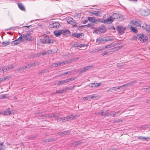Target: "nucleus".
<instances>
[{"instance_id": "obj_37", "label": "nucleus", "mask_w": 150, "mask_h": 150, "mask_svg": "<svg viewBox=\"0 0 150 150\" xmlns=\"http://www.w3.org/2000/svg\"><path fill=\"white\" fill-rule=\"evenodd\" d=\"M127 86H128V85L127 83L124 84L121 86H118V89H120V88H122V87H127Z\"/></svg>"}, {"instance_id": "obj_8", "label": "nucleus", "mask_w": 150, "mask_h": 150, "mask_svg": "<svg viewBox=\"0 0 150 150\" xmlns=\"http://www.w3.org/2000/svg\"><path fill=\"white\" fill-rule=\"evenodd\" d=\"M96 33L97 34H100L103 33V26L99 27L97 28L94 31L93 33Z\"/></svg>"}, {"instance_id": "obj_50", "label": "nucleus", "mask_w": 150, "mask_h": 150, "mask_svg": "<svg viewBox=\"0 0 150 150\" xmlns=\"http://www.w3.org/2000/svg\"><path fill=\"white\" fill-rule=\"evenodd\" d=\"M3 72H4L6 71H8L7 68V67H5L4 68L2 69Z\"/></svg>"}, {"instance_id": "obj_27", "label": "nucleus", "mask_w": 150, "mask_h": 150, "mask_svg": "<svg viewBox=\"0 0 150 150\" xmlns=\"http://www.w3.org/2000/svg\"><path fill=\"white\" fill-rule=\"evenodd\" d=\"M3 144V142L0 143V150H4L6 149V146Z\"/></svg>"}, {"instance_id": "obj_57", "label": "nucleus", "mask_w": 150, "mask_h": 150, "mask_svg": "<svg viewBox=\"0 0 150 150\" xmlns=\"http://www.w3.org/2000/svg\"><path fill=\"white\" fill-rule=\"evenodd\" d=\"M71 74V73L70 72L68 71V72H65L63 74V75H66L67 74H69V75H70Z\"/></svg>"}, {"instance_id": "obj_34", "label": "nucleus", "mask_w": 150, "mask_h": 150, "mask_svg": "<svg viewBox=\"0 0 150 150\" xmlns=\"http://www.w3.org/2000/svg\"><path fill=\"white\" fill-rule=\"evenodd\" d=\"M130 28L131 30L134 33H136L137 32V29L135 27H131Z\"/></svg>"}, {"instance_id": "obj_61", "label": "nucleus", "mask_w": 150, "mask_h": 150, "mask_svg": "<svg viewBox=\"0 0 150 150\" xmlns=\"http://www.w3.org/2000/svg\"><path fill=\"white\" fill-rule=\"evenodd\" d=\"M42 55H44L46 54H47V51L42 52Z\"/></svg>"}, {"instance_id": "obj_31", "label": "nucleus", "mask_w": 150, "mask_h": 150, "mask_svg": "<svg viewBox=\"0 0 150 150\" xmlns=\"http://www.w3.org/2000/svg\"><path fill=\"white\" fill-rule=\"evenodd\" d=\"M90 13L94 14L96 16H100L99 14L100 13L99 11H93L90 12Z\"/></svg>"}, {"instance_id": "obj_35", "label": "nucleus", "mask_w": 150, "mask_h": 150, "mask_svg": "<svg viewBox=\"0 0 150 150\" xmlns=\"http://www.w3.org/2000/svg\"><path fill=\"white\" fill-rule=\"evenodd\" d=\"M65 92V91H64V88H63L60 91H57L56 92V93H62L63 92Z\"/></svg>"}, {"instance_id": "obj_5", "label": "nucleus", "mask_w": 150, "mask_h": 150, "mask_svg": "<svg viewBox=\"0 0 150 150\" xmlns=\"http://www.w3.org/2000/svg\"><path fill=\"white\" fill-rule=\"evenodd\" d=\"M60 26V25L59 23L55 22L50 24L48 25V28L50 29L52 28L57 29Z\"/></svg>"}, {"instance_id": "obj_58", "label": "nucleus", "mask_w": 150, "mask_h": 150, "mask_svg": "<svg viewBox=\"0 0 150 150\" xmlns=\"http://www.w3.org/2000/svg\"><path fill=\"white\" fill-rule=\"evenodd\" d=\"M79 57H76V58H73L72 60L73 61H75V60H77L79 59Z\"/></svg>"}, {"instance_id": "obj_10", "label": "nucleus", "mask_w": 150, "mask_h": 150, "mask_svg": "<svg viewBox=\"0 0 150 150\" xmlns=\"http://www.w3.org/2000/svg\"><path fill=\"white\" fill-rule=\"evenodd\" d=\"M117 28L119 33L121 34L124 33V31L126 29L125 28H123L122 26H117Z\"/></svg>"}, {"instance_id": "obj_44", "label": "nucleus", "mask_w": 150, "mask_h": 150, "mask_svg": "<svg viewBox=\"0 0 150 150\" xmlns=\"http://www.w3.org/2000/svg\"><path fill=\"white\" fill-rule=\"evenodd\" d=\"M7 67V68L8 71V70H9L11 69H12L14 68V67H13V66L12 65L9 66L8 67Z\"/></svg>"}, {"instance_id": "obj_22", "label": "nucleus", "mask_w": 150, "mask_h": 150, "mask_svg": "<svg viewBox=\"0 0 150 150\" xmlns=\"http://www.w3.org/2000/svg\"><path fill=\"white\" fill-rule=\"evenodd\" d=\"M18 6L19 8L22 11H24L25 10V8L23 4L21 3H18Z\"/></svg>"}, {"instance_id": "obj_62", "label": "nucleus", "mask_w": 150, "mask_h": 150, "mask_svg": "<svg viewBox=\"0 0 150 150\" xmlns=\"http://www.w3.org/2000/svg\"><path fill=\"white\" fill-rule=\"evenodd\" d=\"M112 88L114 89V91H116L117 89H118V86L117 87H115Z\"/></svg>"}, {"instance_id": "obj_51", "label": "nucleus", "mask_w": 150, "mask_h": 150, "mask_svg": "<svg viewBox=\"0 0 150 150\" xmlns=\"http://www.w3.org/2000/svg\"><path fill=\"white\" fill-rule=\"evenodd\" d=\"M112 52L111 50L109 52V51H106L104 52V55H105L107 54H110V52Z\"/></svg>"}, {"instance_id": "obj_38", "label": "nucleus", "mask_w": 150, "mask_h": 150, "mask_svg": "<svg viewBox=\"0 0 150 150\" xmlns=\"http://www.w3.org/2000/svg\"><path fill=\"white\" fill-rule=\"evenodd\" d=\"M74 87V86L73 87H69L67 88H64V91H66L67 90H69L72 89Z\"/></svg>"}, {"instance_id": "obj_24", "label": "nucleus", "mask_w": 150, "mask_h": 150, "mask_svg": "<svg viewBox=\"0 0 150 150\" xmlns=\"http://www.w3.org/2000/svg\"><path fill=\"white\" fill-rule=\"evenodd\" d=\"M93 24L92 23H89L87 25H84V26H87L88 28H91V29H94V28L93 27Z\"/></svg>"}, {"instance_id": "obj_52", "label": "nucleus", "mask_w": 150, "mask_h": 150, "mask_svg": "<svg viewBox=\"0 0 150 150\" xmlns=\"http://www.w3.org/2000/svg\"><path fill=\"white\" fill-rule=\"evenodd\" d=\"M109 92H111L114 91V89L112 87L111 88L109 89L108 91Z\"/></svg>"}, {"instance_id": "obj_12", "label": "nucleus", "mask_w": 150, "mask_h": 150, "mask_svg": "<svg viewBox=\"0 0 150 150\" xmlns=\"http://www.w3.org/2000/svg\"><path fill=\"white\" fill-rule=\"evenodd\" d=\"M62 34L64 36H68L69 35L70 33V31L67 29H64L61 30Z\"/></svg>"}, {"instance_id": "obj_14", "label": "nucleus", "mask_w": 150, "mask_h": 150, "mask_svg": "<svg viewBox=\"0 0 150 150\" xmlns=\"http://www.w3.org/2000/svg\"><path fill=\"white\" fill-rule=\"evenodd\" d=\"M142 13L143 15L144 16H147L150 14V12L148 9H145L142 11Z\"/></svg>"}, {"instance_id": "obj_23", "label": "nucleus", "mask_w": 150, "mask_h": 150, "mask_svg": "<svg viewBox=\"0 0 150 150\" xmlns=\"http://www.w3.org/2000/svg\"><path fill=\"white\" fill-rule=\"evenodd\" d=\"M21 42L20 41L19 39H16L14 41H13L11 42V44L13 45H17L19 43H20Z\"/></svg>"}, {"instance_id": "obj_36", "label": "nucleus", "mask_w": 150, "mask_h": 150, "mask_svg": "<svg viewBox=\"0 0 150 150\" xmlns=\"http://www.w3.org/2000/svg\"><path fill=\"white\" fill-rule=\"evenodd\" d=\"M150 137H144L142 136H139L138 137V138L139 139L141 140H145L147 139H150Z\"/></svg>"}, {"instance_id": "obj_41", "label": "nucleus", "mask_w": 150, "mask_h": 150, "mask_svg": "<svg viewBox=\"0 0 150 150\" xmlns=\"http://www.w3.org/2000/svg\"><path fill=\"white\" fill-rule=\"evenodd\" d=\"M123 121V120L122 119H119V120H116L115 121L114 123H117L118 122H122Z\"/></svg>"}, {"instance_id": "obj_55", "label": "nucleus", "mask_w": 150, "mask_h": 150, "mask_svg": "<svg viewBox=\"0 0 150 150\" xmlns=\"http://www.w3.org/2000/svg\"><path fill=\"white\" fill-rule=\"evenodd\" d=\"M85 46V45L84 44H79L78 45V47H79L81 48L82 47H84Z\"/></svg>"}, {"instance_id": "obj_25", "label": "nucleus", "mask_w": 150, "mask_h": 150, "mask_svg": "<svg viewBox=\"0 0 150 150\" xmlns=\"http://www.w3.org/2000/svg\"><path fill=\"white\" fill-rule=\"evenodd\" d=\"M96 41L98 43V44H102L103 42V38H99L96 39Z\"/></svg>"}, {"instance_id": "obj_6", "label": "nucleus", "mask_w": 150, "mask_h": 150, "mask_svg": "<svg viewBox=\"0 0 150 150\" xmlns=\"http://www.w3.org/2000/svg\"><path fill=\"white\" fill-rule=\"evenodd\" d=\"M88 20L90 22L95 23L96 24L97 23V21L103 23V20L96 19L95 18L92 17H88Z\"/></svg>"}, {"instance_id": "obj_19", "label": "nucleus", "mask_w": 150, "mask_h": 150, "mask_svg": "<svg viewBox=\"0 0 150 150\" xmlns=\"http://www.w3.org/2000/svg\"><path fill=\"white\" fill-rule=\"evenodd\" d=\"M105 38L104 37V42L109 41H113L114 40V39L110 37H108L106 38Z\"/></svg>"}, {"instance_id": "obj_13", "label": "nucleus", "mask_w": 150, "mask_h": 150, "mask_svg": "<svg viewBox=\"0 0 150 150\" xmlns=\"http://www.w3.org/2000/svg\"><path fill=\"white\" fill-rule=\"evenodd\" d=\"M113 21L111 17L110 16L108 18L104 19V23H106L108 24H110L112 23Z\"/></svg>"}, {"instance_id": "obj_64", "label": "nucleus", "mask_w": 150, "mask_h": 150, "mask_svg": "<svg viewBox=\"0 0 150 150\" xmlns=\"http://www.w3.org/2000/svg\"><path fill=\"white\" fill-rule=\"evenodd\" d=\"M6 95H3L1 96V98H5L6 97Z\"/></svg>"}, {"instance_id": "obj_16", "label": "nucleus", "mask_w": 150, "mask_h": 150, "mask_svg": "<svg viewBox=\"0 0 150 150\" xmlns=\"http://www.w3.org/2000/svg\"><path fill=\"white\" fill-rule=\"evenodd\" d=\"M100 85V83H91L89 86L90 87H98Z\"/></svg>"}, {"instance_id": "obj_47", "label": "nucleus", "mask_w": 150, "mask_h": 150, "mask_svg": "<svg viewBox=\"0 0 150 150\" xmlns=\"http://www.w3.org/2000/svg\"><path fill=\"white\" fill-rule=\"evenodd\" d=\"M85 67V68L86 70V71L87 70H88L90 69L92 67V66H89L85 67Z\"/></svg>"}, {"instance_id": "obj_1", "label": "nucleus", "mask_w": 150, "mask_h": 150, "mask_svg": "<svg viewBox=\"0 0 150 150\" xmlns=\"http://www.w3.org/2000/svg\"><path fill=\"white\" fill-rule=\"evenodd\" d=\"M42 117L45 118H50L52 117H54L57 120H58L60 122H63L73 120L75 118V116L71 115L70 116H67L66 117H64L58 119L59 118V116L58 115H54L53 114H51L46 115H44L43 116H42L40 117L41 118H42Z\"/></svg>"}, {"instance_id": "obj_30", "label": "nucleus", "mask_w": 150, "mask_h": 150, "mask_svg": "<svg viewBox=\"0 0 150 150\" xmlns=\"http://www.w3.org/2000/svg\"><path fill=\"white\" fill-rule=\"evenodd\" d=\"M27 67V66L22 67L19 68H18L17 69V70H19L20 71H22L25 70Z\"/></svg>"}, {"instance_id": "obj_15", "label": "nucleus", "mask_w": 150, "mask_h": 150, "mask_svg": "<svg viewBox=\"0 0 150 150\" xmlns=\"http://www.w3.org/2000/svg\"><path fill=\"white\" fill-rule=\"evenodd\" d=\"M61 30H57L54 32V35L57 37H59L60 36L61 34H62V32H61Z\"/></svg>"}, {"instance_id": "obj_43", "label": "nucleus", "mask_w": 150, "mask_h": 150, "mask_svg": "<svg viewBox=\"0 0 150 150\" xmlns=\"http://www.w3.org/2000/svg\"><path fill=\"white\" fill-rule=\"evenodd\" d=\"M103 47L101 48H97V49H96L93 50V51L94 52H98L100 50H103Z\"/></svg>"}, {"instance_id": "obj_2", "label": "nucleus", "mask_w": 150, "mask_h": 150, "mask_svg": "<svg viewBox=\"0 0 150 150\" xmlns=\"http://www.w3.org/2000/svg\"><path fill=\"white\" fill-rule=\"evenodd\" d=\"M33 32L32 29H30L27 31L25 34L21 35L18 39H19L20 41H24L25 40L30 41L31 38L32 33Z\"/></svg>"}, {"instance_id": "obj_53", "label": "nucleus", "mask_w": 150, "mask_h": 150, "mask_svg": "<svg viewBox=\"0 0 150 150\" xmlns=\"http://www.w3.org/2000/svg\"><path fill=\"white\" fill-rule=\"evenodd\" d=\"M59 65H63L65 64V63L64 62H61L60 63H59Z\"/></svg>"}, {"instance_id": "obj_17", "label": "nucleus", "mask_w": 150, "mask_h": 150, "mask_svg": "<svg viewBox=\"0 0 150 150\" xmlns=\"http://www.w3.org/2000/svg\"><path fill=\"white\" fill-rule=\"evenodd\" d=\"M118 112H115V111H112L110 112L109 113H108V112H107V113H105V114H104V115H108L109 114V115L111 116H115L116 115V114H117Z\"/></svg>"}, {"instance_id": "obj_39", "label": "nucleus", "mask_w": 150, "mask_h": 150, "mask_svg": "<svg viewBox=\"0 0 150 150\" xmlns=\"http://www.w3.org/2000/svg\"><path fill=\"white\" fill-rule=\"evenodd\" d=\"M81 71L80 72V74H82L86 71L85 69V68L84 67L81 68Z\"/></svg>"}, {"instance_id": "obj_49", "label": "nucleus", "mask_w": 150, "mask_h": 150, "mask_svg": "<svg viewBox=\"0 0 150 150\" xmlns=\"http://www.w3.org/2000/svg\"><path fill=\"white\" fill-rule=\"evenodd\" d=\"M76 145H77V144L76 142L75 141V142H74L72 144V145H71V146H74V147H75V146H76Z\"/></svg>"}, {"instance_id": "obj_56", "label": "nucleus", "mask_w": 150, "mask_h": 150, "mask_svg": "<svg viewBox=\"0 0 150 150\" xmlns=\"http://www.w3.org/2000/svg\"><path fill=\"white\" fill-rule=\"evenodd\" d=\"M96 97V96H91L88 97V98H90V99H92Z\"/></svg>"}, {"instance_id": "obj_9", "label": "nucleus", "mask_w": 150, "mask_h": 150, "mask_svg": "<svg viewBox=\"0 0 150 150\" xmlns=\"http://www.w3.org/2000/svg\"><path fill=\"white\" fill-rule=\"evenodd\" d=\"M139 37L140 40L142 42H145L148 39V38L143 34L139 35Z\"/></svg>"}, {"instance_id": "obj_26", "label": "nucleus", "mask_w": 150, "mask_h": 150, "mask_svg": "<svg viewBox=\"0 0 150 150\" xmlns=\"http://www.w3.org/2000/svg\"><path fill=\"white\" fill-rule=\"evenodd\" d=\"M54 139L52 138H50L49 139H47L44 140L42 141L43 143H47L51 141H52L54 140Z\"/></svg>"}, {"instance_id": "obj_45", "label": "nucleus", "mask_w": 150, "mask_h": 150, "mask_svg": "<svg viewBox=\"0 0 150 150\" xmlns=\"http://www.w3.org/2000/svg\"><path fill=\"white\" fill-rule=\"evenodd\" d=\"M59 64L58 63H54L52 64V66L51 67L52 68L54 67H58L59 66Z\"/></svg>"}, {"instance_id": "obj_46", "label": "nucleus", "mask_w": 150, "mask_h": 150, "mask_svg": "<svg viewBox=\"0 0 150 150\" xmlns=\"http://www.w3.org/2000/svg\"><path fill=\"white\" fill-rule=\"evenodd\" d=\"M35 65V63H33L32 64H28V65L27 67L28 68H30L32 67H33V66H34Z\"/></svg>"}, {"instance_id": "obj_3", "label": "nucleus", "mask_w": 150, "mask_h": 150, "mask_svg": "<svg viewBox=\"0 0 150 150\" xmlns=\"http://www.w3.org/2000/svg\"><path fill=\"white\" fill-rule=\"evenodd\" d=\"M40 42L42 44L46 43L52 44L55 41L54 40L50 38L49 36L47 35H45L44 38L40 39Z\"/></svg>"}, {"instance_id": "obj_54", "label": "nucleus", "mask_w": 150, "mask_h": 150, "mask_svg": "<svg viewBox=\"0 0 150 150\" xmlns=\"http://www.w3.org/2000/svg\"><path fill=\"white\" fill-rule=\"evenodd\" d=\"M143 89H144V91H150V86H149L148 88H145Z\"/></svg>"}, {"instance_id": "obj_59", "label": "nucleus", "mask_w": 150, "mask_h": 150, "mask_svg": "<svg viewBox=\"0 0 150 150\" xmlns=\"http://www.w3.org/2000/svg\"><path fill=\"white\" fill-rule=\"evenodd\" d=\"M75 142H76L77 145L80 144L81 143H82V142L80 141H75Z\"/></svg>"}, {"instance_id": "obj_48", "label": "nucleus", "mask_w": 150, "mask_h": 150, "mask_svg": "<svg viewBox=\"0 0 150 150\" xmlns=\"http://www.w3.org/2000/svg\"><path fill=\"white\" fill-rule=\"evenodd\" d=\"M74 80H75L74 78H71L68 79H67V81L66 82H69Z\"/></svg>"}, {"instance_id": "obj_20", "label": "nucleus", "mask_w": 150, "mask_h": 150, "mask_svg": "<svg viewBox=\"0 0 150 150\" xmlns=\"http://www.w3.org/2000/svg\"><path fill=\"white\" fill-rule=\"evenodd\" d=\"M10 108H8L7 110L4 111L3 115H11L12 113L10 111H8L10 109Z\"/></svg>"}, {"instance_id": "obj_11", "label": "nucleus", "mask_w": 150, "mask_h": 150, "mask_svg": "<svg viewBox=\"0 0 150 150\" xmlns=\"http://www.w3.org/2000/svg\"><path fill=\"white\" fill-rule=\"evenodd\" d=\"M72 35L74 37L77 38H80L82 37L83 36L84 34L82 33H72Z\"/></svg>"}, {"instance_id": "obj_40", "label": "nucleus", "mask_w": 150, "mask_h": 150, "mask_svg": "<svg viewBox=\"0 0 150 150\" xmlns=\"http://www.w3.org/2000/svg\"><path fill=\"white\" fill-rule=\"evenodd\" d=\"M84 27V25H81V26H77V27H77V29L78 30H81V29H82L83 28V27Z\"/></svg>"}, {"instance_id": "obj_4", "label": "nucleus", "mask_w": 150, "mask_h": 150, "mask_svg": "<svg viewBox=\"0 0 150 150\" xmlns=\"http://www.w3.org/2000/svg\"><path fill=\"white\" fill-rule=\"evenodd\" d=\"M111 18L113 21L114 19H117L119 21H121L124 19V16L121 14H119L117 13H114L111 16Z\"/></svg>"}, {"instance_id": "obj_21", "label": "nucleus", "mask_w": 150, "mask_h": 150, "mask_svg": "<svg viewBox=\"0 0 150 150\" xmlns=\"http://www.w3.org/2000/svg\"><path fill=\"white\" fill-rule=\"evenodd\" d=\"M70 133V131L69 130H67L66 131L61 132H59V135L63 136V135L69 134Z\"/></svg>"}, {"instance_id": "obj_32", "label": "nucleus", "mask_w": 150, "mask_h": 150, "mask_svg": "<svg viewBox=\"0 0 150 150\" xmlns=\"http://www.w3.org/2000/svg\"><path fill=\"white\" fill-rule=\"evenodd\" d=\"M10 78V76H6L5 77L1 78H0V82H1L4 81L6 79H7L8 78Z\"/></svg>"}, {"instance_id": "obj_63", "label": "nucleus", "mask_w": 150, "mask_h": 150, "mask_svg": "<svg viewBox=\"0 0 150 150\" xmlns=\"http://www.w3.org/2000/svg\"><path fill=\"white\" fill-rule=\"evenodd\" d=\"M88 20H85V21H83V22L82 23H83V24H85V23H87V22H88Z\"/></svg>"}, {"instance_id": "obj_7", "label": "nucleus", "mask_w": 150, "mask_h": 150, "mask_svg": "<svg viewBox=\"0 0 150 150\" xmlns=\"http://www.w3.org/2000/svg\"><path fill=\"white\" fill-rule=\"evenodd\" d=\"M131 24L133 26H140L141 25L139 23V20L138 19L133 20H132L131 22Z\"/></svg>"}, {"instance_id": "obj_18", "label": "nucleus", "mask_w": 150, "mask_h": 150, "mask_svg": "<svg viewBox=\"0 0 150 150\" xmlns=\"http://www.w3.org/2000/svg\"><path fill=\"white\" fill-rule=\"evenodd\" d=\"M71 20L67 21V22L68 23L71 24L74 27H77V24L76 23V22L75 20H73L72 18Z\"/></svg>"}, {"instance_id": "obj_33", "label": "nucleus", "mask_w": 150, "mask_h": 150, "mask_svg": "<svg viewBox=\"0 0 150 150\" xmlns=\"http://www.w3.org/2000/svg\"><path fill=\"white\" fill-rule=\"evenodd\" d=\"M47 54H53L55 53V51H53L52 50H50L47 51Z\"/></svg>"}, {"instance_id": "obj_29", "label": "nucleus", "mask_w": 150, "mask_h": 150, "mask_svg": "<svg viewBox=\"0 0 150 150\" xmlns=\"http://www.w3.org/2000/svg\"><path fill=\"white\" fill-rule=\"evenodd\" d=\"M136 81H131L127 83L128 86H132V85L134 84L135 83Z\"/></svg>"}, {"instance_id": "obj_42", "label": "nucleus", "mask_w": 150, "mask_h": 150, "mask_svg": "<svg viewBox=\"0 0 150 150\" xmlns=\"http://www.w3.org/2000/svg\"><path fill=\"white\" fill-rule=\"evenodd\" d=\"M114 46L113 45H112L111 44H110L109 45H108L105 47V48L106 49L107 48H110Z\"/></svg>"}, {"instance_id": "obj_60", "label": "nucleus", "mask_w": 150, "mask_h": 150, "mask_svg": "<svg viewBox=\"0 0 150 150\" xmlns=\"http://www.w3.org/2000/svg\"><path fill=\"white\" fill-rule=\"evenodd\" d=\"M61 81L62 84H63L66 83H67V82H66L67 81V80L62 81Z\"/></svg>"}, {"instance_id": "obj_28", "label": "nucleus", "mask_w": 150, "mask_h": 150, "mask_svg": "<svg viewBox=\"0 0 150 150\" xmlns=\"http://www.w3.org/2000/svg\"><path fill=\"white\" fill-rule=\"evenodd\" d=\"M10 42V41H7L4 42H3L1 44L5 46H7L9 45Z\"/></svg>"}]
</instances>
